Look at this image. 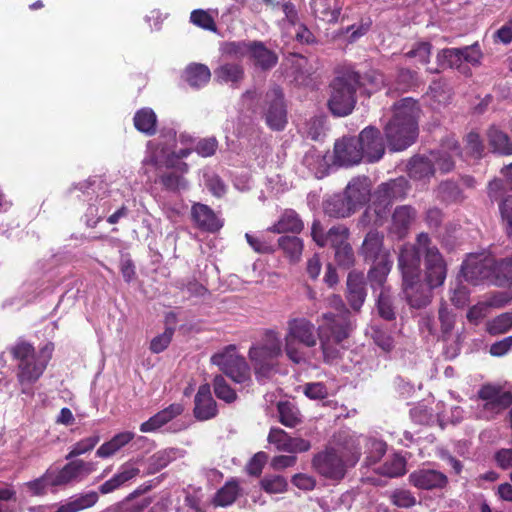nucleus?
<instances>
[{"mask_svg":"<svg viewBox=\"0 0 512 512\" xmlns=\"http://www.w3.org/2000/svg\"><path fill=\"white\" fill-rule=\"evenodd\" d=\"M462 52L460 48L442 49L437 54L438 65L442 68H459L462 64Z\"/></svg>","mask_w":512,"mask_h":512,"instance_id":"obj_48","label":"nucleus"},{"mask_svg":"<svg viewBox=\"0 0 512 512\" xmlns=\"http://www.w3.org/2000/svg\"><path fill=\"white\" fill-rule=\"evenodd\" d=\"M344 195L354 211L365 205L371 196V182L366 176L353 178L347 185Z\"/></svg>","mask_w":512,"mask_h":512,"instance_id":"obj_22","label":"nucleus"},{"mask_svg":"<svg viewBox=\"0 0 512 512\" xmlns=\"http://www.w3.org/2000/svg\"><path fill=\"white\" fill-rule=\"evenodd\" d=\"M156 123V114L150 108H142L134 116L135 128L146 135H153L156 132Z\"/></svg>","mask_w":512,"mask_h":512,"instance_id":"obj_42","label":"nucleus"},{"mask_svg":"<svg viewBox=\"0 0 512 512\" xmlns=\"http://www.w3.org/2000/svg\"><path fill=\"white\" fill-rule=\"evenodd\" d=\"M58 487L79 482L96 470L90 461L72 460L61 469L51 467Z\"/></svg>","mask_w":512,"mask_h":512,"instance_id":"obj_16","label":"nucleus"},{"mask_svg":"<svg viewBox=\"0 0 512 512\" xmlns=\"http://www.w3.org/2000/svg\"><path fill=\"white\" fill-rule=\"evenodd\" d=\"M499 209L507 236L512 241V193L503 197Z\"/></svg>","mask_w":512,"mask_h":512,"instance_id":"obj_61","label":"nucleus"},{"mask_svg":"<svg viewBox=\"0 0 512 512\" xmlns=\"http://www.w3.org/2000/svg\"><path fill=\"white\" fill-rule=\"evenodd\" d=\"M327 215L335 218H345L354 213L350 202L345 195H333L324 204Z\"/></svg>","mask_w":512,"mask_h":512,"instance_id":"obj_39","label":"nucleus"},{"mask_svg":"<svg viewBox=\"0 0 512 512\" xmlns=\"http://www.w3.org/2000/svg\"><path fill=\"white\" fill-rule=\"evenodd\" d=\"M379 287L381 290L377 301L378 312L382 318L392 320L395 317V312L390 292L386 287H384V283Z\"/></svg>","mask_w":512,"mask_h":512,"instance_id":"obj_53","label":"nucleus"},{"mask_svg":"<svg viewBox=\"0 0 512 512\" xmlns=\"http://www.w3.org/2000/svg\"><path fill=\"white\" fill-rule=\"evenodd\" d=\"M249 58L253 61L255 66L262 70H269L273 68L278 61L276 53L268 49L260 41H252Z\"/></svg>","mask_w":512,"mask_h":512,"instance_id":"obj_33","label":"nucleus"},{"mask_svg":"<svg viewBox=\"0 0 512 512\" xmlns=\"http://www.w3.org/2000/svg\"><path fill=\"white\" fill-rule=\"evenodd\" d=\"M8 350L16 362V377L21 386V392L32 396V385L43 375L51 359L53 345L46 344L36 350L31 343L19 339Z\"/></svg>","mask_w":512,"mask_h":512,"instance_id":"obj_1","label":"nucleus"},{"mask_svg":"<svg viewBox=\"0 0 512 512\" xmlns=\"http://www.w3.org/2000/svg\"><path fill=\"white\" fill-rule=\"evenodd\" d=\"M24 487L32 496H44L49 489L58 488V485L50 467L42 476L25 483Z\"/></svg>","mask_w":512,"mask_h":512,"instance_id":"obj_40","label":"nucleus"},{"mask_svg":"<svg viewBox=\"0 0 512 512\" xmlns=\"http://www.w3.org/2000/svg\"><path fill=\"white\" fill-rule=\"evenodd\" d=\"M360 455L361 447L358 438L349 435L339 436L333 446L313 457L312 465L325 478L341 480L347 468L356 465Z\"/></svg>","mask_w":512,"mask_h":512,"instance_id":"obj_2","label":"nucleus"},{"mask_svg":"<svg viewBox=\"0 0 512 512\" xmlns=\"http://www.w3.org/2000/svg\"><path fill=\"white\" fill-rule=\"evenodd\" d=\"M418 242L424 256L426 284L431 288L442 286L446 279L447 268L441 253L426 233L418 235Z\"/></svg>","mask_w":512,"mask_h":512,"instance_id":"obj_10","label":"nucleus"},{"mask_svg":"<svg viewBox=\"0 0 512 512\" xmlns=\"http://www.w3.org/2000/svg\"><path fill=\"white\" fill-rule=\"evenodd\" d=\"M360 81V75L351 67H344L337 71L336 77L330 84V98L328 106L335 116L350 114L356 104V91Z\"/></svg>","mask_w":512,"mask_h":512,"instance_id":"obj_5","label":"nucleus"},{"mask_svg":"<svg viewBox=\"0 0 512 512\" xmlns=\"http://www.w3.org/2000/svg\"><path fill=\"white\" fill-rule=\"evenodd\" d=\"M393 200L386 194L380 193V187L374 193L372 204L365 210L361 217V223L364 225L371 224L381 226L386 219Z\"/></svg>","mask_w":512,"mask_h":512,"instance_id":"obj_19","label":"nucleus"},{"mask_svg":"<svg viewBox=\"0 0 512 512\" xmlns=\"http://www.w3.org/2000/svg\"><path fill=\"white\" fill-rule=\"evenodd\" d=\"M362 160L374 163L379 161L385 153V145L378 129L369 126L363 129L356 138Z\"/></svg>","mask_w":512,"mask_h":512,"instance_id":"obj_15","label":"nucleus"},{"mask_svg":"<svg viewBox=\"0 0 512 512\" xmlns=\"http://www.w3.org/2000/svg\"><path fill=\"white\" fill-rule=\"evenodd\" d=\"M214 76L218 83L238 87L244 78V68L238 63H224L215 69Z\"/></svg>","mask_w":512,"mask_h":512,"instance_id":"obj_34","label":"nucleus"},{"mask_svg":"<svg viewBox=\"0 0 512 512\" xmlns=\"http://www.w3.org/2000/svg\"><path fill=\"white\" fill-rule=\"evenodd\" d=\"M318 339V329L316 330L315 325L310 320L305 317L290 318L287 322V332L284 337V351L293 363L300 364L305 361V356L296 342L312 348L316 346Z\"/></svg>","mask_w":512,"mask_h":512,"instance_id":"obj_8","label":"nucleus"},{"mask_svg":"<svg viewBox=\"0 0 512 512\" xmlns=\"http://www.w3.org/2000/svg\"><path fill=\"white\" fill-rule=\"evenodd\" d=\"M213 364L236 383L244 384L251 380L250 367L246 360L236 353L235 346H228L211 357Z\"/></svg>","mask_w":512,"mask_h":512,"instance_id":"obj_12","label":"nucleus"},{"mask_svg":"<svg viewBox=\"0 0 512 512\" xmlns=\"http://www.w3.org/2000/svg\"><path fill=\"white\" fill-rule=\"evenodd\" d=\"M380 193H386L393 201L404 198L409 191V183L406 178L399 177L389 182L382 183Z\"/></svg>","mask_w":512,"mask_h":512,"instance_id":"obj_45","label":"nucleus"},{"mask_svg":"<svg viewBox=\"0 0 512 512\" xmlns=\"http://www.w3.org/2000/svg\"><path fill=\"white\" fill-rule=\"evenodd\" d=\"M355 137H344L334 146L335 161L342 166H353L362 161V154Z\"/></svg>","mask_w":512,"mask_h":512,"instance_id":"obj_23","label":"nucleus"},{"mask_svg":"<svg viewBox=\"0 0 512 512\" xmlns=\"http://www.w3.org/2000/svg\"><path fill=\"white\" fill-rule=\"evenodd\" d=\"M140 470L132 463L127 462L120 466L118 472L109 480L105 481L99 488L102 494H108L133 479Z\"/></svg>","mask_w":512,"mask_h":512,"instance_id":"obj_31","label":"nucleus"},{"mask_svg":"<svg viewBox=\"0 0 512 512\" xmlns=\"http://www.w3.org/2000/svg\"><path fill=\"white\" fill-rule=\"evenodd\" d=\"M384 236L376 230H370L360 248V255L365 262L371 263L368 278L372 287L382 286L392 267L390 253L383 246Z\"/></svg>","mask_w":512,"mask_h":512,"instance_id":"obj_7","label":"nucleus"},{"mask_svg":"<svg viewBox=\"0 0 512 512\" xmlns=\"http://www.w3.org/2000/svg\"><path fill=\"white\" fill-rule=\"evenodd\" d=\"M366 298L364 278L361 273L350 272L347 277V299L354 310H359Z\"/></svg>","mask_w":512,"mask_h":512,"instance_id":"obj_30","label":"nucleus"},{"mask_svg":"<svg viewBox=\"0 0 512 512\" xmlns=\"http://www.w3.org/2000/svg\"><path fill=\"white\" fill-rule=\"evenodd\" d=\"M99 499L98 493L88 491L85 493L75 494L64 502L56 506L53 512H80L94 506ZM54 506H34L30 507V512H52Z\"/></svg>","mask_w":512,"mask_h":512,"instance_id":"obj_17","label":"nucleus"},{"mask_svg":"<svg viewBox=\"0 0 512 512\" xmlns=\"http://www.w3.org/2000/svg\"><path fill=\"white\" fill-rule=\"evenodd\" d=\"M211 78L210 69L200 63H192L186 67L183 73V79L192 88H200L206 85Z\"/></svg>","mask_w":512,"mask_h":512,"instance_id":"obj_38","label":"nucleus"},{"mask_svg":"<svg viewBox=\"0 0 512 512\" xmlns=\"http://www.w3.org/2000/svg\"><path fill=\"white\" fill-rule=\"evenodd\" d=\"M481 400L479 415L485 420H492L512 404V391L500 385L485 384L478 391Z\"/></svg>","mask_w":512,"mask_h":512,"instance_id":"obj_11","label":"nucleus"},{"mask_svg":"<svg viewBox=\"0 0 512 512\" xmlns=\"http://www.w3.org/2000/svg\"><path fill=\"white\" fill-rule=\"evenodd\" d=\"M177 449H165L156 452L149 458V473H156L165 468L169 463L177 457Z\"/></svg>","mask_w":512,"mask_h":512,"instance_id":"obj_47","label":"nucleus"},{"mask_svg":"<svg viewBox=\"0 0 512 512\" xmlns=\"http://www.w3.org/2000/svg\"><path fill=\"white\" fill-rule=\"evenodd\" d=\"M239 486L237 481H228L217 493L214 503L218 506L231 505L237 498Z\"/></svg>","mask_w":512,"mask_h":512,"instance_id":"obj_49","label":"nucleus"},{"mask_svg":"<svg viewBox=\"0 0 512 512\" xmlns=\"http://www.w3.org/2000/svg\"><path fill=\"white\" fill-rule=\"evenodd\" d=\"M421 255H423V251L420 249L418 237L415 244H406L402 247L398 257V266L404 281L418 279L420 276Z\"/></svg>","mask_w":512,"mask_h":512,"instance_id":"obj_18","label":"nucleus"},{"mask_svg":"<svg viewBox=\"0 0 512 512\" xmlns=\"http://www.w3.org/2000/svg\"><path fill=\"white\" fill-rule=\"evenodd\" d=\"M438 320L440 322L441 337L443 340H447L450 338L456 323L455 314L443 304L438 311Z\"/></svg>","mask_w":512,"mask_h":512,"instance_id":"obj_51","label":"nucleus"},{"mask_svg":"<svg viewBox=\"0 0 512 512\" xmlns=\"http://www.w3.org/2000/svg\"><path fill=\"white\" fill-rule=\"evenodd\" d=\"M487 332L490 335H500L512 329V312H505L487 323Z\"/></svg>","mask_w":512,"mask_h":512,"instance_id":"obj_50","label":"nucleus"},{"mask_svg":"<svg viewBox=\"0 0 512 512\" xmlns=\"http://www.w3.org/2000/svg\"><path fill=\"white\" fill-rule=\"evenodd\" d=\"M191 214L197 227L204 231L216 232L223 226V222L217 217L214 211L205 204H194L191 209Z\"/></svg>","mask_w":512,"mask_h":512,"instance_id":"obj_28","label":"nucleus"},{"mask_svg":"<svg viewBox=\"0 0 512 512\" xmlns=\"http://www.w3.org/2000/svg\"><path fill=\"white\" fill-rule=\"evenodd\" d=\"M277 246L293 263L300 260L304 247L303 241L296 236H281L278 239Z\"/></svg>","mask_w":512,"mask_h":512,"instance_id":"obj_41","label":"nucleus"},{"mask_svg":"<svg viewBox=\"0 0 512 512\" xmlns=\"http://www.w3.org/2000/svg\"><path fill=\"white\" fill-rule=\"evenodd\" d=\"M264 118L268 127L281 131L287 124V110L280 88H273L266 93Z\"/></svg>","mask_w":512,"mask_h":512,"instance_id":"obj_14","label":"nucleus"},{"mask_svg":"<svg viewBox=\"0 0 512 512\" xmlns=\"http://www.w3.org/2000/svg\"><path fill=\"white\" fill-rule=\"evenodd\" d=\"M391 503L399 508H411L416 505L417 500L414 494L407 489L399 488L389 493Z\"/></svg>","mask_w":512,"mask_h":512,"instance_id":"obj_54","label":"nucleus"},{"mask_svg":"<svg viewBox=\"0 0 512 512\" xmlns=\"http://www.w3.org/2000/svg\"><path fill=\"white\" fill-rule=\"evenodd\" d=\"M420 107L416 100L404 98L394 104L393 118L385 126V136L392 151L411 146L418 136Z\"/></svg>","mask_w":512,"mask_h":512,"instance_id":"obj_4","label":"nucleus"},{"mask_svg":"<svg viewBox=\"0 0 512 512\" xmlns=\"http://www.w3.org/2000/svg\"><path fill=\"white\" fill-rule=\"evenodd\" d=\"M447 481L445 474L433 469H419L409 475L410 484L423 490L443 488Z\"/></svg>","mask_w":512,"mask_h":512,"instance_id":"obj_24","label":"nucleus"},{"mask_svg":"<svg viewBox=\"0 0 512 512\" xmlns=\"http://www.w3.org/2000/svg\"><path fill=\"white\" fill-rule=\"evenodd\" d=\"M458 155H460V148L457 141L453 138L448 139L446 143L442 145L440 150L430 153L434 167H437L444 173L453 169V158Z\"/></svg>","mask_w":512,"mask_h":512,"instance_id":"obj_27","label":"nucleus"},{"mask_svg":"<svg viewBox=\"0 0 512 512\" xmlns=\"http://www.w3.org/2000/svg\"><path fill=\"white\" fill-rule=\"evenodd\" d=\"M176 133L172 130L162 133L158 139L147 143L146 156L143 159L144 165L154 167H176L175 161L186 158L191 149L184 148L176 151Z\"/></svg>","mask_w":512,"mask_h":512,"instance_id":"obj_9","label":"nucleus"},{"mask_svg":"<svg viewBox=\"0 0 512 512\" xmlns=\"http://www.w3.org/2000/svg\"><path fill=\"white\" fill-rule=\"evenodd\" d=\"M135 434L131 431H123L114 435L109 441L104 442L96 451L99 458H110L130 443Z\"/></svg>","mask_w":512,"mask_h":512,"instance_id":"obj_36","label":"nucleus"},{"mask_svg":"<svg viewBox=\"0 0 512 512\" xmlns=\"http://www.w3.org/2000/svg\"><path fill=\"white\" fill-rule=\"evenodd\" d=\"M194 415L201 421L211 419L217 415V404L211 395L208 384L201 385L195 395Z\"/></svg>","mask_w":512,"mask_h":512,"instance_id":"obj_25","label":"nucleus"},{"mask_svg":"<svg viewBox=\"0 0 512 512\" xmlns=\"http://www.w3.org/2000/svg\"><path fill=\"white\" fill-rule=\"evenodd\" d=\"M183 411L182 404L173 403L143 422L140 425V431L143 433L154 432L181 415Z\"/></svg>","mask_w":512,"mask_h":512,"instance_id":"obj_26","label":"nucleus"},{"mask_svg":"<svg viewBox=\"0 0 512 512\" xmlns=\"http://www.w3.org/2000/svg\"><path fill=\"white\" fill-rule=\"evenodd\" d=\"M349 231L344 225L331 227L324 232L319 221H314L311 228V236L320 247L330 245L334 249L347 243Z\"/></svg>","mask_w":512,"mask_h":512,"instance_id":"obj_20","label":"nucleus"},{"mask_svg":"<svg viewBox=\"0 0 512 512\" xmlns=\"http://www.w3.org/2000/svg\"><path fill=\"white\" fill-rule=\"evenodd\" d=\"M304 224L296 211L286 209L278 219V221L267 229L268 232L273 233H299L303 230Z\"/></svg>","mask_w":512,"mask_h":512,"instance_id":"obj_32","label":"nucleus"},{"mask_svg":"<svg viewBox=\"0 0 512 512\" xmlns=\"http://www.w3.org/2000/svg\"><path fill=\"white\" fill-rule=\"evenodd\" d=\"M417 218V210L411 205H401L392 214L391 232L399 238L404 237Z\"/></svg>","mask_w":512,"mask_h":512,"instance_id":"obj_29","label":"nucleus"},{"mask_svg":"<svg viewBox=\"0 0 512 512\" xmlns=\"http://www.w3.org/2000/svg\"><path fill=\"white\" fill-rule=\"evenodd\" d=\"M494 284L507 286L512 284V255L494 259Z\"/></svg>","mask_w":512,"mask_h":512,"instance_id":"obj_43","label":"nucleus"},{"mask_svg":"<svg viewBox=\"0 0 512 512\" xmlns=\"http://www.w3.org/2000/svg\"><path fill=\"white\" fill-rule=\"evenodd\" d=\"M327 302L336 313L328 312L321 316L323 323L319 325L318 332L324 357L330 361L338 356V346L349 336L352 322L350 312L339 295L332 294L327 298Z\"/></svg>","mask_w":512,"mask_h":512,"instance_id":"obj_3","label":"nucleus"},{"mask_svg":"<svg viewBox=\"0 0 512 512\" xmlns=\"http://www.w3.org/2000/svg\"><path fill=\"white\" fill-rule=\"evenodd\" d=\"M133 496L134 493L119 504L117 512H144V510L151 504V499L148 497L134 501Z\"/></svg>","mask_w":512,"mask_h":512,"instance_id":"obj_63","label":"nucleus"},{"mask_svg":"<svg viewBox=\"0 0 512 512\" xmlns=\"http://www.w3.org/2000/svg\"><path fill=\"white\" fill-rule=\"evenodd\" d=\"M245 238L248 244L257 253L268 254L273 253L276 250V245L271 240L267 239L263 234L260 236H254L252 234L246 233Z\"/></svg>","mask_w":512,"mask_h":512,"instance_id":"obj_58","label":"nucleus"},{"mask_svg":"<svg viewBox=\"0 0 512 512\" xmlns=\"http://www.w3.org/2000/svg\"><path fill=\"white\" fill-rule=\"evenodd\" d=\"M435 172L434 163L429 156H415L408 164V174L410 178L426 181L429 180Z\"/></svg>","mask_w":512,"mask_h":512,"instance_id":"obj_35","label":"nucleus"},{"mask_svg":"<svg viewBox=\"0 0 512 512\" xmlns=\"http://www.w3.org/2000/svg\"><path fill=\"white\" fill-rule=\"evenodd\" d=\"M99 441V435H93L78 441L71 447L70 452L66 455V459L71 460L93 450Z\"/></svg>","mask_w":512,"mask_h":512,"instance_id":"obj_57","label":"nucleus"},{"mask_svg":"<svg viewBox=\"0 0 512 512\" xmlns=\"http://www.w3.org/2000/svg\"><path fill=\"white\" fill-rule=\"evenodd\" d=\"M332 0H314L313 10L322 20L328 23L338 21L341 14V7L336 3L332 6Z\"/></svg>","mask_w":512,"mask_h":512,"instance_id":"obj_44","label":"nucleus"},{"mask_svg":"<svg viewBox=\"0 0 512 512\" xmlns=\"http://www.w3.org/2000/svg\"><path fill=\"white\" fill-rule=\"evenodd\" d=\"M487 139L493 152L502 155L512 154V140L506 132L496 125H491L487 130Z\"/></svg>","mask_w":512,"mask_h":512,"instance_id":"obj_37","label":"nucleus"},{"mask_svg":"<svg viewBox=\"0 0 512 512\" xmlns=\"http://www.w3.org/2000/svg\"><path fill=\"white\" fill-rule=\"evenodd\" d=\"M252 41H232L225 43L221 50L224 56L241 60L250 56Z\"/></svg>","mask_w":512,"mask_h":512,"instance_id":"obj_46","label":"nucleus"},{"mask_svg":"<svg viewBox=\"0 0 512 512\" xmlns=\"http://www.w3.org/2000/svg\"><path fill=\"white\" fill-rule=\"evenodd\" d=\"M291 436L288 435L283 429L271 428L267 440L270 444L274 445L277 450L289 452Z\"/></svg>","mask_w":512,"mask_h":512,"instance_id":"obj_59","label":"nucleus"},{"mask_svg":"<svg viewBox=\"0 0 512 512\" xmlns=\"http://www.w3.org/2000/svg\"><path fill=\"white\" fill-rule=\"evenodd\" d=\"M282 352V341L272 330L265 333L261 343L249 349V359L259 383H266L276 373L278 358Z\"/></svg>","mask_w":512,"mask_h":512,"instance_id":"obj_6","label":"nucleus"},{"mask_svg":"<svg viewBox=\"0 0 512 512\" xmlns=\"http://www.w3.org/2000/svg\"><path fill=\"white\" fill-rule=\"evenodd\" d=\"M360 81L364 84H359V88H363L368 94L378 90L384 84V76L378 71H369L364 76H360Z\"/></svg>","mask_w":512,"mask_h":512,"instance_id":"obj_60","label":"nucleus"},{"mask_svg":"<svg viewBox=\"0 0 512 512\" xmlns=\"http://www.w3.org/2000/svg\"><path fill=\"white\" fill-rule=\"evenodd\" d=\"M278 412L280 422L286 427L292 428L301 422L298 409L288 402L279 403Z\"/></svg>","mask_w":512,"mask_h":512,"instance_id":"obj_52","label":"nucleus"},{"mask_svg":"<svg viewBox=\"0 0 512 512\" xmlns=\"http://www.w3.org/2000/svg\"><path fill=\"white\" fill-rule=\"evenodd\" d=\"M214 393L218 399L225 401L226 403H232L236 400V392L229 386L225 378L221 375H217L213 381Z\"/></svg>","mask_w":512,"mask_h":512,"instance_id":"obj_56","label":"nucleus"},{"mask_svg":"<svg viewBox=\"0 0 512 512\" xmlns=\"http://www.w3.org/2000/svg\"><path fill=\"white\" fill-rule=\"evenodd\" d=\"M418 279L403 280V293L408 304L415 309H421L430 304L432 300V290Z\"/></svg>","mask_w":512,"mask_h":512,"instance_id":"obj_21","label":"nucleus"},{"mask_svg":"<svg viewBox=\"0 0 512 512\" xmlns=\"http://www.w3.org/2000/svg\"><path fill=\"white\" fill-rule=\"evenodd\" d=\"M461 271L464 279L473 285L483 280L494 283V258L485 254L470 255L462 264Z\"/></svg>","mask_w":512,"mask_h":512,"instance_id":"obj_13","label":"nucleus"},{"mask_svg":"<svg viewBox=\"0 0 512 512\" xmlns=\"http://www.w3.org/2000/svg\"><path fill=\"white\" fill-rule=\"evenodd\" d=\"M303 164L317 177L320 178L325 166L324 157L315 149L308 150L303 157Z\"/></svg>","mask_w":512,"mask_h":512,"instance_id":"obj_55","label":"nucleus"},{"mask_svg":"<svg viewBox=\"0 0 512 512\" xmlns=\"http://www.w3.org/2000/svg\"><path fill=\"white\" fill-rule=\"evenodd\" d=\"M162 185L170 191H180L187 188V181L175 172L164 173L160 177Z\"/></svg>","mask_w":512,"mask_h":512,"instance_id":"obj_64","label":"nucleus"},{"mask_svg":"<svg viewBox=\"0 0 512 512\" xmlns=\"http://www.w3.org/2000/svg\"><path fill=\"white\" fill-rule=\"evenodd\" d=\"M203 182L205 187L216 197H221L226 192V185L214 172H205Z\"/></svg>","mask_w":512,"mask_h":512,"instance_id":"obj_62","label":"nucleus"}]
</instances>
